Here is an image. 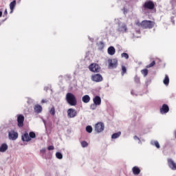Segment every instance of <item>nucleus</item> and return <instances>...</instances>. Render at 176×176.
I'll return each mask as SVG.
<instances>
[{
	"mask_svg": "<svg viewBox=\"0 0 176 176\" xmlns=\"http://www.w3.org/2000/svg\"><path fill=\"white\" fill-rule=\"evenodd\" d=\"M65 100L71 107H75L78 104V100H76V97L72 93H67L65 96Z\"/></svg>",
	"mask_w": 176,
	"mask_h": 176,
	"instance_id": "f257e3e1",
	"label": "nucleus"
},
{
	"mask_svg": "<svg viewBox=\"0 0 176 176\" xmlns=\"http://www.w3.org/2000/svg\"><path fill=\"white\" fill-rule=\"evenodd\" d=\"M155 21L144 20L142 21V28L143 30H152L155 27Z\"/></svg>",
	"mask_w": 176,
	"mask_h": 176,
	"instance_id": "f03ea898",
	"label": "nucleus"
},
{
	"mask_svg": "<svg viewBox=\"0 0 176 176\" xmlns=\"http://www.w3.org/2000/svg\"><path fill=\"white\" fill-rule=\"evenodd\" d=\"M142 8L144 10H153L155 9V3L151 0L146 1L143 4Z\"/></svg>",
	"mask_w": 176,
	"mask_h": 176,
	"instance_id": "7ed1b4c3",
	"label": "nucleus"
},
{
	"mask_svg": "<svg viewBox=\"0 0 176 176\" xmlns=\"http://www.w3.org/2000/svg\"><path fill=\"white\" fill-rule=\"evenodd\" d=\"M108 68L109 69H115V68H118V59L113 58V59H108Z\"/></svg>",
	"mask_w": 176,
	"mask_h": 176,
	"instance_id": "20e7f679",
	"label": "nucleus"
},
{
	"mask_svg": "<svg viewBox=\"0 0 176 176\" xmlns=\"http://www.w3.org/2000/svg\"><path fill=\"white\" fill-rule=\"evenodd\" d=\"M104 129H105V125L102 122H98L95 125V131L96 133H102V131H104Z\"/></svg>",
	"mask_w": 176,
	"mask_h": 176,
	"instance_id": "39448f33",
	"label": "nucleus"
},
{
	"mask_svg": "<svg viewBox=\"0 0 176 176\" xmlns=\"http://www.w3.org/2000/svg\"><path fill=\"white\" fill-rule=\"evenodd\" d=\"M91 79L93 82H102V76L100 74H94L91 76Z\"/></svg>",
	"mask_w": 176,
	"mask_h": 176,
	"instance_id": "423d86ee",
	"label": "nucleus"
},
{
	"mask_svg": "<svg viewBox=\"0 0 176 176\" xmlns=\"http://www.w3.org/2000/svg\"><path fill=\"white\" fill-rule=\"evenodd\" d=\"M91 72H100V66L97 63H92L89 66Z\"/></svg>",
	"mask_w": 176,
	"mask_h": 176,
	"instance_id": "0eeeda50",
	"label": "nucleus"
},
{
	"mask_svg": "<svg viewBox=\"0 0 176 176\" xmlns=\"http://www.w3.org/2000/svg\"><path fill=\"white\" fill-rule=\"evenodd\" d=\"M67 117L69 118H75L76 115H78V112L74 109H67Z\"/></svg>",
	"mask_w": 176,
	"mask_h": 176,
	"instance_id": "6e6552de",
	"label": "nucleus"
},
{
	"mask_svg": "<svg viewBox=\"0 0 176 176\" xmlns=\"http://www.w3.org/2000/svg\"><path fill=\"white\" fill-rule=\"evenodd\" d=\"M8 137L10 140L14 141L16 138H19V133L14 131H10L8 133Z\"/></svg>",
	"mask_w": 176,
	"mask_h": 176,
	"instance_id": "1a4fd4ad",
	"label": "nucleus"
},
{
	"mask_svg": "<svg viewBox=\"0 0 176 176\" xmlns=\"http://www.w3.org/2000/svg\"><path fill=\"white\" fill-rule=\"evenodd\" d=\"M18 127H23L24 126V116L19 114L17 116Z\"/></svg>",
	"mask_w": 176,
	"mask_h": 176,
	"instance_id": "9d476101",
	"label": "nucleus"
},
{
	"mask_svg": "<svg viewBox=\"0 0 176 176\" xmlns=\"http://www.w3.org/2000/svg\"><path fill=\"white\" fill-rule=\"evenodd\" d=\"M168 166L170 168L171 170H176V164L175 163L174 160L171 158H168L167 160Z\"/></svg>",
	"mask_w": 176,
	"mask_h": 176,
	"instance_id": "9b49d317",
	"label": "nucleus"
},
{
	"mask_svg": "<svg viewBox=\"0 0 176 176\" xmlns=\"http://www.w3.org/2000/svg\"><path fill=\"white\" fill-rule=\"evenodd\" d=\"M170 111V107H168V105L164 104L160 109V113L162 115L164 113H167Z\"/></svg>",
	"mask_w": 176,
	"mask_h": 176,
	"instance_id": "f8f14e48",
	"label": "nucleus"
},
{
	"mask_svg": "<svg viewBox=\"0 0 176 176\" xmlns=\"http://www.w3.org/2000/svg\"><path fill=\"white\" fill-rule=\"evenodd\" d=\"M21 140L23 142H30V141H31V138H30L28 133L25 132L21 135Z\"/></svg>",
	"mask_w": 176,
	"mask_h": 176,
	"instance_id": "ddd939ff",
	"label": "nucleus"
},
{
	"mask_svg": "<svg viewBox=\"0 0 176 176\" xmlns=\"http://www.w3.org/2000/svg\"><path fill=\"white\" fill-rule=\"evenodd\" d=\"M94 104L96 105H101V98L98 96H95L93 98Z\"/></svg>",
	"mask_w": 176,
	"mask_h": 176,
	"instance_id": "4468645a",
	"label": "nucleus"
},
{
	"mask_svg": "<svg viewBox=\"0 0 176 176\" xmlns=\"http://www.w3.org/2000/svg\"><path fill=\"white\" fill-rule=\"evenodd\" d=\"M16 0L12 1L10 3V13H13V11L14 10V8H16Z\"/></svg>",
	"mask_w": 176,
	"mask_h": 176,
	"instance_id": "2eb2a0df",
	"label": "nucleus"
},
{
	"mask_svg": "<svg viewBox=\"0 0 176 176\" xmlns=\"http://www.w3.org/2000/svg\"><path fill=\"white\" fill-rule=\"evenodd\" d=\"M133 173L134 175H138L141 173V169L138 166H133L132 168Z\"/></svg>",
	"mask_w": 176,
	"mask_h": 176,
	"instance_id": "dca6fc26",
	"label": "nucleus"
},
{
	"mask_svg": "<svg viewBox=\"0 0 176 176\" xmlns=\"http://www.w3.org/2000/svg\"><path fill=\"white\" fill-rule=\"evenodd\" d=\"M118 31L120 32H127V25H126V24L123 23L122 25V26L119 27Z\"/></svg>",
	"mask_w": 176,
	"mask_h": 176,
	"instance_id": "f3484780",
	"label": "nucleus"
},
{
	"mask_svg": "<svg viewBox=\"0 0 176 176\" xmlns=\"http://www.w3.org/2000/svg\"><path fill=\"white\" fill-rule=\"evenodd\" d=\"M34 112L36 113H41L42 112V106L41 104H36L34 107Z\"/></svg>",
	"mask_w": 176,
	"mask_h": 176,
	"instance_id": "a211bd4d",
	"label": "nucleus"
},
{
	"mask_svg": "<svg viewBox=\"0 0 176 176\" xmlns=\"http://www.w3.org/2000/svg\"><path fill=\"white\" fill-rule=\"evenodd\" d=\"M108 54H110V56H113L115 53H116V50H115V47H109L107 50Z\"/></svg>",
	"mask_w": 176,
	"mask_h": 176,
	"instance_id": "6ab92c4d",
	"label": "nucleus"
},
{
	"mask_svg": "<svg viewBox=\"0 0 176 176\" xmlns=\"http://www.w3.org/2000/svg\"><path fill=\"white\" fill-rule=\"evenodd\" d=\"M8 148V146L6 143L2 144L0 146V152H1V153L6 152Z\"/></svg>",
	"mask_w": 176,
	"mask_h": 176,
	"instance_id": "aec40b11",
	"label": "nucleus"
},
{
	"mask_svg": "<svg viewBox=\"0 0 176 176\" xmlns=\"http://www.w3.org/2000/svg\"><path fill=\"white\" fill-rule=\"evenodd\" d=\"M82 101L85 102V104H87L88 102H90V96L89 95H85L82 98Z\"/></svg>",
	"mask_w": 176,
	"mask_h": 176,
	"instance_id": "412c9836",
	"label": "nucleus"
},
{
	"mask_svg": "<svg viewBox=\"0 0 176 176\" xmlns=\"http://www.w3.org/2000/svg\"><path fill=\"white\" fill-rule=\"evenodd\" d=\"M164 85H166V86H168V84L170 83V78H168V75L166 74L165 78L163 80Z\"/></svg>",
	"mask_w": 176,
	"mask_h": 176,
	"instance_id": "4be33fe9",
	"label": "nucleus"
},
{
	"mask_svg": "<svg viewBox=\"0 0 176 176\" xmlns=\"http://www.w3.org/2000/svg\"><path fill=\"white\" fill-rule=\"evenodd\" d=\"M122 134V132L119 131L118 133H113L112 135H111V138L113 140H116V138H119V137H120V135Z\"/></svg>",
	"mask_w": 176,
	"mask_h": 176,
	"instance_id": "5701e85b",
	"label": "nucleus"
},
{
	"mask_svg": "<svg viewBox=\"0 0 176 176\" xmlns=\"http://www.w3.org/2000/svg\"><path fill=\"white\" fill-rule=\"evenodd\" d=\"M50 113L52 116H54L56 115V109L54 107H52L50 110Z\"/></svg>",
	"mask_w": 176,
	"mask_h": 176,
	"instance_id": "b1692460",
	"label": "nucleus"
},
{
	"mask_svg": "<svg viewBox=\"0 0 176 176\" xmlns=\"http://www.w3.org/2000/svg\"><path fill=\"white\" fill-rule=\"evenodd\" d=\"M156 65V61L153 60L149 65L146 66V68H152V67H155Z\"/></svg>",
	"mask_w": 176,
	"mask_h": 176,
	"instance_id": "393cba45",
	"label": "nucleus"
},
{
	"mask_svg": "<svg viewBox=\"0 0 176 176\" xmlns=\"http://www.w3.org/2000/svg\"><path fill=\"white\" fill-rule=\"evenodd\" d=\"M148 72V69H142V70H141V74H142V75H144V77H145V76H147Z\"/></svg>",
	"mask_w": 176,
	"mask_h": 176,
	"instance_id": "a878e982",
	"label": "nucleus"
},
{
	"mask_svg": "<svg viewBox=\"0 0 176 176\" xmlns=\"http://www.w3.org/2000/svg\"><path fill=\"white\" fill-rule=\"evenodd\" d=\"M86 131L89 133H91L93 131V127L91 126H87Z\"/></svg>",
	"mask_w": 176,
	"mask_h": 176,
	"instance_id": "bb28decb",
	"label": "nucleus"
},
{
	"mask_svg": "<svg viewBox=\"0 0 176 176\" xmlns=\"http://www.w3.org/2000/svg\"><path fill=\"white\" fill-rule=\"evenodd\" d=\"M81 146L82 148H87V146H89V143H87L86 141H82L81 142Z\"/></svg>",
	"mask_w": 176,
	"mask_h": 176,
	"instance_id": "cd10ccee",
	"label": "nucleus"
},
{
	"mask_svg": "<svg viewBox=\"0 0 176 176\" xmlns=\"http://www.w3.org/2000/svg\"><path fill=\"white\" fill-rule=\"evenodd\" d=\"M121 57L126 58V60H129V54L124 52L121 54Z\"/></svg>",
	"mask_w": 176,
	"mask_h": 176,
	"instance_id": "c85d7f7f",
	"label": "nucleus"
},
{
	"mask_svg": "<svg viewBox=\"0 0 176 176\" xmlns=\"http://www.w3.org/2000/svg\"><path fill=\"white\" fill-rule=\"evenodd\" d=\"M126 72H127V69L124 67V66H122V75L123 76V75H124V74H126Z\"/></svg>",
	"mask_w": 176,
	"mask_h": 176,
	"instance_id": "c756f323",
	"label": "nucleus"
},
{
	"mask_svg": "<svg viewBox=\"0 0 176 176\" xmlns=\"http://www.w3.org/2000/svg\"><path fill=\"white\" fill-rule=\"evenodd\" d=\"M29 137L31 140V138H35L36 137V135L34 132H30Z\"/></svg>",
	"mask_w": 176,
	"mask_h": 176,
	"instance_id": "7c9ffc66",
	"label": "nucleus"
},
{
	"mask_svg": "<svg viewBox=\"0 0 176 176\" xmlns=\"http://www.w3.org/2000/svg\"><path fill=\"white\" fill-rule=\"evenodd\" d=\"M56 157H57V159H63V154H61V153H60V152H57L56 153Z\"/></svg>",
	"mask_w": 176,
	"mask_h": 176,
	"instance_id": "2f4dec72",
	"label": "nucleus"
},
{
	"mask_svg": "<svg viewBox=\"0 0 176 176\" xmlns=\"http://www.w3.org/2000/svg\"><path fill=\"white\" fill-rule=\"evenodd\" d=\"M97 105H98V104H96L95 103L91 104L90 105L91 109H92L93 111H94V109H97Z\"/></svg>",
	"mask_w": 176,
	"mask_h": 176,
	"instance_id": "473e14b6",
	"label": "nucleus"
},
{
	"mask_svg": "<svg viewBox=\"0 0 176 176\" xmlns=\"http://www.w3.org/2000/svg\"><path fill=\"white\" fill-rule=\"evenodd\" d=\"M135 25H137L138 27H142V22H140V21H136L135 22Z\"/></svg>",
	"mask_w": 176,
	"mask_h": 176,
	"instance_id": "72a5a7b5",
	"label": "nucleus"
},
{
	"mask_svg": "<svg viewBox=\"0 0 176 176\" xmlns=\"http://www.w3.org/2000/svg\"><path fill=\"white\" fill-rule=\"evenodd\" d=\"M134 80L135 83H140V77H138V76H135L134 78Z\"/></svg>",
	"mask_w": 176,
	"mask_h": 176,
	"instance_id": "f704fd0d",
	"label": "nucleus"
},
{
	"mask_svg": "<svg viewBox=\"0 0 176 176\" xmlns=\"http://www.w3.org/2000/svg\"><path fill=\"white\" fill-rule=\"evenodd\" d=\"M154 145H155V146H156V148H157V149H159V148H160V144H159V142H157V141L154 142Z\"/></svg>",
	"mask_w": 176,
	"mask_h": 176,
	"instance_id": "c9c22d12",
	"label": "nucleus"
},
{
	"mask_svg": "<svg viewBox=\"0 0 176 176\" xmlns=\"http://www.w3.org/2000/svg\"><path fill=\"white\" fill-rule=\"evenodd\" d=\"M47 149H48V151H54V146H49Z\"/></svg>",
	"mask_w": 176,
	"mask_h": 176,
	"instance_id": "e433bc0d",
	"label": "nucleus"
},
{
	"mask_svg": "<svg viewBox=\"0 0 176 176\" xmlns=\"http://www.w3.org/2000/svg\"><path fill=\"white\" fill-rule=\"evenodd\" d=\"M170 3H172L173 6H174V5H175V3H176V1L175 0H171Z\"/></svg>",
	"mask_w": 176,
	"mask_h": 176,
	"instance_id": "4c0bfd02",
	"label": "nucleus"
},
{
	"mask_svg": "<svg viewBox=\"0 0 176 176\" xmlns=\"http://www.w3.org/2000/svg\"><path fill=\"white\" fill-rule=\"evenodd\" d=\"M45 152H46V148H42L41 150V153H45Z\"/></svg>",
	"mask_w": 176,
	"mask_h": 176,
	"instance_id": "58836bf2",
	"label": "nucleus"
},
{
	"mask_svg": "<svg viewBox=\"0 0 176 176\" xmlns=\"http://www.w3.org/2000/svg\"><path fill=\"white\" fill-rule=\"evenodd\" d=\"M45 102H47V100H45V99H43L41 100V104H45Z\"/></svg>",
	"mask_w": 176,
	"mask_h": 176,
	"instance_id": "ea45409f",
	"label": "nucleus"
},
{
	"mask_svg": "<svg viewBox=\"0 0 176 176\" xmlns=\"http://www.w3.org/2000/svg\"><path fill=\"white\" fill-rule=\"evenodd\" d=\"M4 15L8 16V10L7 9H6V10L4 12Z\"/></svg>",
	"mask_w": 176,
	"mask_h": 176,
	"instance_id": "a19ab883",
	"label": "nucleus"
},
{
	"mask_svg": "<svg viewBox=\"0 0 176 176\" xmlns=\"http://www.w3.org/2000/svg\"><path fill=\"white\" fill-rule=\"evenodd\" d=\"M0 17H2V12L0 11Z\"/></svg>",
	"mask_w": 176,
	"mask_h": 176,
	"instance_id": "79ce46f5",
	"label": "nucleus"
},
{
	"mask_svg": "<svg viewBox=\"0 0 176 176\" xmlns=\"http://www.w3.org/2000/svg\"><path fill=\"white\" fill-rule=\"evenodd\" d=\"M20 1H21V0H19V2H20Z\"/></svg>",
	"mask_w": 176,
	"mask_h": 176,
	"instance_id": "37998d69",
	"label": "nucleus"
}]
</instances>
